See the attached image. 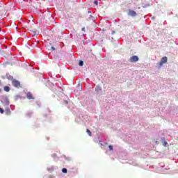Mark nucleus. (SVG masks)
I'll return each mask as SVG.
<instances>
[{
    "label": "nucleus",
    "instance_id": "nucleus-1",
    "mask_svg": "<svg viewBox=\"0 0 178 178\" xmlns=\"http://www.w3.org/2000/svg\"><path fill=\"white\" fill-rule=\"evenodd\" d=\"M168 62V57L164 56L161 58L160 63H159V66L160 67L165 63H166Z\"/></svg>",
    "mask_w": 178,
    "mask_h": 178
},
{
    "label": "nucleus",
    "instance_id": "nucleus-2",
    "mask_svg": "<svg viewBox=\"0 0 178 178\" xmlns=\"http://www.w3.org/2000/svg\"><path fill=\"white\" fill-rule=\"evenodd\" d=\"M138 56H132L130 58H129V62L131 63H134V62H138Z\"/></svg>",
    "mask_w": 178,
    "mask_h": 178
},
{
    "label": "nucleus",
    "instance_id": "nucleus-3",
    "mask_svg": "<svg viewBox=\"0 0 178 178\" xmlns=\"http://www.w3.org/2000/svg\"><path fill=\"white\" fill-rule=\"evenodd\" d=\"M128 16H131L132 17H136L137 16V13L133 10H129Z\"/></svg>",
    "mask_w": 178,
    "mask_h": 178
},
{
    "label": "nucleus",
    "instance_id": "nucleus-4",
    "mask_svg": "<svg viewBox=\"0 0 178 178\" xmlns=\"http://www.w3.org/2000/svg\"><path fill=\"white\" fill-rule=\"evenodd\" d=\"M13 85L14 87H20V82H19V81L14 80L13 81Z\"/></svg>",
    "mask_w": 178,
    "mask_h": 178
},
{
    "label": "nucleus",
    "instance_id": "nucleus-5",
    "mask_svg": "<svg viewBox=\"0 0 178 178\" xmlns=\"http://www.w3.org/2000/svg\"><path fill=\"white\" fill-rule=\"evenodd\" d=\"M26 97L28 99H34V97H33V94H31V92H28Z\"/></svg>",
    "mask_w": 178,
    "mask_h": 178
},
{
    "label": "nucleus",
    "instance_id": "nucleus-6",
    "mask_svg": "<svg viewBox=\"0 0 178 178\" xmlns=\"http://www.w3.org/2000/svg\"><path fill=\"white\" fill-rule=\"evenodd\" d=\"M12 112L10 111V108H8L6 110V115H7L8 116H10Z\"/></svg>",
    "mask_w": 178,
    "mask_h": 178
},
{
    "label": "nucleus",
    "instance_id": "nucleus-7",
    "mask_svg": "<svg viewBox=\"0 0 178 178\" xmlns=\"http://www.w3.org/2000/svg\"><path fill=\"white\" fill-rule=\"evenodd\" d=\"M95 90L96 92L98 93V92H99V91H102V88H101V86H96Z\"/></svg>",
    "mask_w": 178,
    "mask_h": 178
},
{
    "label": "nucleus",
    "instance_id": "nucleus-8",
    "mask_svg": "<svg viewBox=\"0 0 178 178\" xmlns=\"http://www.w3.org/2000/svg\"><path fill=\"white\" fill-rule=\"evenodd\" d=\"M10 88L8 86L4 87V91H6V92H9Z\"/></svg>",
    "mask_w": 178,
    "mask_h": 178
},
{
    "label": "nucleus",
    "instance_id": "nucleus-9",
    "mask_svg": "<svg viewBox=\"0 0 178 178\" xmlns=\"http://www.w3.org/2000/svg\"><path fill=\"white\" fill-rule=\"evenodd\" d=\"M86 133H88V136H90V137H91V136L92 135V134L91 133V131H90V129H86Z\"/></svg>",
    "mask_w": 178,
    "mask_h": 178
},
{
    "label": "nucleus",
    "instance_id": "nucleus-10",
    "mask_svg": "<svg viewBox=\"0 0 178 178\" xmlns=\"http://www.w3.org/2000/svg\"><path fill=\"white\" fill-rule=\"evenodd\" d=\"M83 65H84V62L83 60H80L79 63V66H83Z\"/></svg>",
    "mask_w": 178,
    "mask_h": 178
},
{
    "label": "nucleus",
    "instance_id": "nucleus-11",
    "mask_svg": "<svg viewBox=\"0 0 178 178\" xmlns=\"http://www.w3.org/2000/svg\"><path fill=\"white\" fill-rule=\"evenodd\" d=\"M26 115L29 117L31 118L32 115H33V112H29L26 113Z\"/></svg>",
    "mask_w": 178,
    "mask_h": 178
},
{
    "label": "nucleus",
    "instance_id": "nucleus-12",
    "mask_svg": "<svg viewBox=\"0 0 178 178\" xmlns=\"http://www.w3.org/2000/svg\"><path fill=\"white\" fill-rule=\"evenodd\" d=\"M62 172H63V173H67V169H66V168H63V169H62Z\"/></svg>",
    "mask_w": 178,
    "mask_h": 178
},
{
    "label": "nucleus",
    "instance_id": "nucleus-13",
    "mask_svg": "<svg viewBox=\"0 0 178 178\" xmlns=\"http://www.w3.org/2000/svg\"><path fill=\"white\" fill-rule=\"evenodd\" d=\"M163 147H166L168 145V142L163 141Z\"/></svg>",
    "mask_w": 178,
    "mask_h": 178
},
{
    "label": "nucleus",
    "instance_id": "nucleus-14",
    "mask_svg": "<svg viewBox=\"0 0 178 178\" xmlns=\"http://www.w3.org/2000/svg\"><path fill=\"white\" fill-rule=\"evenodd\" d=\"M108 148H109L110 151H113V146L109 145Z\"/></svg>",
    "mask_w": 178,
    "mask_h": 178
},
{
    "label": "nucleus",
    "instance_id": "nucleus-15",
    "mask_svg": "<svg viewBox=\"0 0 178 178\" xmlns=\"http://www.w3.org/2000/svg\"><path fill=\"white\" fill-rule=\"evenodd\" d=\"M4 111L3 108H0V113H3Z\"/></svg>",
    "mask_w": 178,
    "mask_h": 178
},
{
    "label": "nucleus",
    "instance_id": "nucleus-16",
    "mask_svg": "<svg viewBox=\"0 0 178 178\" xmlns=\"http://www.w3.org/2000/svg\"><path fill=\"white\" fill-rule=\"evenodd\" d=\"M94 3H95V5H98V1H95L94 2Z\"/></svg>",
    "mask_w": 178,
    "mask_h": 178
},
{
    "label": "nucleus",
    "instance_id": "nucleus-17",
    "mask_svg": "<svg viewBox=\"0 0 178 178\" xmlns=\"http://www.w3.org/2000/svg\"><path fill=\"white\" fill-rule=\"evenodd\" d=\"M82 31H86V28L85 27L82 28Z\"/></svg>",
    "mask_w": 178,
    "mask_h": 178
},
{
    "label": "nucleus",
    "instance_id": "nucleus-18",
    "mask_svg": "<svg viewBox=\"0 0 178 178\" xmlns=\"http://www.w3.org/2000/svg\"><path fill=\"white\" fill-rule=\"evenodd\" d=\"M51 49H52V51H55V47H51Z\"/></svg>",
    "mask_w": 178,
    "mask_h": 178
},
{
    "label": "nucleus",
    "instance_id": "nucleus-19",
    "mask_svg": "<svg viewBox=\"0 0 178 178\" xmlns=\"http://www.w3.org/2000/svg\"><path fill=\"white\" fill-rule=\"evenodd\" d=\"M1 91H2V90L0 88V92H1Z\"/></svg>",
    "mask_w": 178,
    "mask_h": 178
},
{
    "label": "nucleus",
    "instance_id": "nucleus-20",
    "mask_svg": "<svg viewBox=\"0 0 178 178\" xmlns=\"http://www.w3.org/2000/svg\"><path fill=\"white\" fill-rule=\"evenodd\" d=\"M0 84H1V82H0Z\"/></svg>",
    "mask_w": 178,
    "mask_h": 178
}]
</instances>
